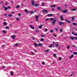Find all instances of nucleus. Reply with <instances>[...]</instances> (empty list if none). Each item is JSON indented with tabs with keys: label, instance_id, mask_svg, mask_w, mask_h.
I'll return each instance as SVG.
<instances>
[{
	"label": "nucleus",
	"instance_id": "bb28decb",
	"mask_svg": "<svg viewBox=\"0 0 77 77\" xmlns=\"http://www.w3.org/2000/svg\"><path fill=\"white\" fill-rule=\"evenodd\" d=\"M73 54L75 55L77 54V52H75L73 53Z\"/></svg>",
	"mask_w": 77,
	"mask_h": 77
},
{
	"label": "nucleus",
	"instance_id": "9d476101",
	"mask_svg": "<svg viewBox=\"0 0 77 77\" xmlns=\"http://www.w3.org/2000/svg\"><path fill=\"white\" fill-rule=\"evenodd\" d=\"M49 51H50V49H49L46 50L45 51V53H48V52H49Z\"/></svg>",
	"mask_w": 77,
	"mask_h": 77
},
{
	"label": "nucleus",
	"instance_id": "bf43d9fd",
	"mask_svg": "<svg viewBox=\"0 0 77 77\" xmlns=\"http://www.w3.org/2000/svg\"><path fill=\"white\" fill-rule=\"evenodd\" d=\"M65 21H66V22H68V20H67V19H65Z\"/></svg>",
	"mask_w": 77,
	"mask_h": 77
},
{
	"label": "nucleus",
	"instance_id": "c03bdc74",
	"mask_svg": "<svg viewBox=\"0 0 77 77\" xmlns=\"http://www.w3.org/2000/svg\"><path fill=\"white\" fill-rule=\"evenodd\" d=\"M16 20H19V21H20V20H19V18H16Z\"/></svg>",
	"mask_w": 77,
	"mask_h": 77
},
{
	"label": "nucleus",
	"instance_id": "4be33fe9",
	"mask_svg": "<svg viewBox=\"0 0 77 77\" xmlns=\"http://www.w3.org/2000/svg\"><path fill=\"white\" fill-rule=\"evenodd\" d=\"M56 6L55 5H52L51 6V8H53V7H55Z\"/></svg>",
	"mask_w": 77,
	"mask_h": 77
},
{
	"label": "nucleus",
	"instance_id": "ddd939ff",
	"mask_svg": "<svg viewBox=\"0 0 77 77\" xmlns=\"http://www.w3.org/2000/svg\"><path fill=\"white\" fill-rule=\"evenodd\" d=\"M24 11L26 13H29V11H27V10L26 9H24Z\"/></svg>",
	"mask_w": 77,
	"mask_h": 77
},
{
	"label": "nucleus",
	"instance_id": "39448f33",
	"mask_svg": "<svg viewBox=\"0 0 77 77\" xmlns=\"http://www.w3.org/2000/svg\"><path fill=\"white\" fill-rule=\"evenodd\" d=\"M42 12H43L44 13H45V14H47V13H48V11H47V10H43Z\"/></svg>",
	"mask_w": 77,
	"mask_h": 77
},
{
	"label": "nucleus",
	"instance_id": "4d7b16f0",
	"mask_svg": "<svg viewBox=\"0 0 77 77\" xmlns=\"http://www.w3.org/2000/svg\"><path fill=\"white\" fill-rule=\"evenodd\" d=\"M67 22L69 23H71V22L70 21L68 20L67 21Z\"/></svg>",
	"mask_w": 77,
	"mask_h": 77
},
{
	"label": "nucleus",
	"instance_id": "0e129e2a",
	"mask_svg": "<svg viewBox=\"0 0 77 77\" xmlns=\"http://www.w3.org/2000/svg\"><path fill=\"white\" fill-rule=\"evenodd\" d=\"M2 68H3V69H4V68H5V66H3L2 67Z\"/></svg>",
	"mask_w": 77,
	"mask_h": 77
},
{
	"label": "nucleus",
	"instance_id": "473e14b6",
	"mask_svg": "<svg viewBox=\"0 0 77 77\" xmlns=\"http://www.w3.org/2000/svg\"><path fill=\"white\" fill-rule=\"evenodd\" d=\"M20 8V6H19V5H17V6L16 7V8L18 9V8Z\"/></svg>",
	"mask_w": 77,
	"mask_h": 77
},
{
	"label": "nucleus",
	"instance_id": "b1692460",
	"mask_svg": "<svg viewBox=\"0 0 77 77\" xmlns=\"http://www.w3.org/2000/svg\"><path fill=\"white\" fill-rule=\"evenodd\" d=\"M34 44L35 46V47H37V46H38V45H37V44L35 43H34Z\"/></svg>",
	"mask_w": 77,
	"mask_h": 77
},
{
	"label": "nucleus",
	"instance_id": "338daca9",
	"mask_svg": "<svg viewBox=\"0 0 77 77\" xmlns=\"http://www.w3.org/2000/svg\"><path fill=\"white\" fill-rule=\"evenodd\" d=\"M59 60H62V58H59Z\"/></svg>",
	"mask_w": 77,
	"mask_h": 77
},
{
	"label": "nucleus",
	"instance_id": "e2e57ef3",
	"mask_svg": "<svg viewBox=\"0 0 77 77\" xmlns=\"http://www.w3.org/2000/svg\"><path fill=\"white\" fill-rule=\"evenodd\" d=\"M60 48H61L60 47H59V48H58V49L59 50H60Z\"/></svg>",
	"mask_w": 77,
	"mask_h": 77
},
{
	"label": "nucleus",
	"instance_id": "e433bc0d",
	"mask_svg": "<svg viewBox=\"0 0 77 77\" xmlns=\"http://www.w3.org/2000/svg\"><path fill=\"white\" fill-rule=\"evenodd\" d=\"M6 29H9V26H7L5 27Z\"/></svg>",
	"mask_w": 77,
	"mask_h": 77
},
{
	"label": "nucleus",
	"instance_id": "774afa93",
	"mask_svg": "<svg viewBox=\"0 0 77 77\" xmlns=\"http://www.w3.org/2000/svg\"><path fill=\"white\" fill-rule=\"evenodd\" d=\"M60 31L61 32H63L62 30V29H60Z\"/></svg>",
	"mask_w": 77,
	"mask_h": 77
},
{
	"label": "nucleus",
	"instance_id": "680f3d73",
	"mask_svg": "<svg viewBox=\"0 0 77 77\" xmlns=\"http://www.w3.org/2000/svg\"><path fill=\"white\" fill-rule=\"evenodd\" d=\"M42 6H44V3L42 4Z\"/></svg>",
	"mask_w": 77,
	"mask_h": 77
},
{
	"label": "nucleus",
	"instance_id": "6e6d98bb",
	"mask_svg": "<svg viewBox=\"0 0 77 77\" xmlns=\"http://www.w3.org/2000/svg\"><path fill=\"white\" fill-rule=\"evenodd\" d=\"M42 65H44L45 64V62H43V63H42Z\"/></svg>",
	"mask_w": 77,
	"mask_h": 77
},
{
	"label": "nucleus",
	"instance_id": "aec40b11",
	"mask_svg": "<svg viewBox=\"0 0 77 77\" xmlns=\"http://www.w3.org/2000/svg\"><path fill=\"white\" fill-rule=\"evenodd\" d=\"M72 24L73 25H74V26H77V23H73Z\"/></svg>",
	"mask_w": 77,
	"mask_h": 77
},
{
	"label": "nucleus",
	"instance_id": "412c9836",
	"mask_svg": "<svg viewBox=\"0 0 77 77\" xmlns=\"http://www.w3.org/2000/svg\"><path fill=\"white\" fill-rule=\"evenodd\" d=\"M71 11H76V9H72L71 10Z\"/></svg>",
	"mask_w": 77,
	"mask_h": 77
},
{
	"label": "nucleus",
	"instance_id": "09e8293b",
	"mask_svg": "<svg viewBox=\"0 0 77 77\" xmlns=\"http://www.w3.org/2000/svg\"><path fill=\"white\" fill-rule=\"evenodd\" d=\"M39 29H41V28H42V26H40L39 27H38Z\"/></svg>",
	"mask_w": 77,
	"mask_h": 77
},
{
	"label": "nucleus",
	"instance_id": "6e6552de",
	"mask_svg": "<svg viewBox=\"0 0 77 77\" xmlns=\"http://www.w3.org/2000/svg\"><path fill=\"white\" fill-rule=\"evenodd\" d=\"M31 3L32 6H35V1H32Z\"/></svg>",
	"mask_w": 77,
	"mask_h": 77
},
{
	"label": "nucleus",
	"instance_id": "c9c22d12",
	"mask_svg": "<svg viewBox=\"0 0 77 77\" xmlns=\"http://www.w3.org/2000/svg\"><path fill=\"white\" fill-rule=\"evenodd\" d=\"M53 56H54V57H56V54H54L53 55Z\"/></svg>",
	"mask_w": 77,
	"mask_h": 77
},
{
	"label": "nucleus",
	"instance_id": "393cba45",
	"mask_svg": "<svg viewBox=\"0 0 77 77\" xmlns=\"http://www.w3.org/2000/svg\"><path fill=\"white\" fill-rule=\"evenodd\" d=\"M53 46V44H51V45H50V46H49V47H50V48H51Z\"/></svg>",
	"mask_w": 77,
	"mask_h": 77
},
{
	"label": "nucleus",
	"instance_id": "1a4fd4ad",
	"mask_svg": "<svg viewBox=\"0 0 77 77\" xmlns=\"http://www.w3.org/2000/svg\"><path fill=\"white\" fill-rule=\"evenodd\" d=\"M60 20H61V21H63V20H64V19H63V16H62L61 15L60 16Z\"/></svg>",
	"mask_w": 77,
	"mask_h": 77
},
{
	"label": "nucleus",
	"instance_id": "2f4dec72",
	"mask_svg": "<svg viewBox=\"0 0 77 77\" xmlns=\"http://www.w3.org/2000/svg\"><path fill=\"white\" fill-rule=\"evenodd\" d=\"M72 46L75 47V48H77V47L75 46V45H72Z\"/></svg>",
	"mask_w": 77,
	"mask_h": 77
},
{
	"label": "nucleus",
	"instance_id": "20e7f679",
	"mask_svg": "<svg viewBox=\"0 0 77 77\" xmlns=\"http://www.w3.org/2000/svg\"><path fill=\"white\" fill-rule=\"evenodd\" d=\"M29 26L33 30L35 29V27L34 26H33L32 25H29Z\"/></svg>",
	"mask_w": 77,
	"mask_h": 77
},
{
	"label": "nucleus",
	"instance_id": "49530a36",
	"mask_svg": "<svg viewBox=\"0 0 77 77\" xmlns=\"http://www.w3.org/2000/svg\"><path fill=\"white\" fill-rule=\"evenodd\" d=\"M65 8H67V5L65 4Z\"/></svg>",
	"mask_w": 77,
	"mask_h": 77
},
{
	"label": "nucleus",
	"instance_id": "f257e3e1",
	"mask_svg": "<svg viewBox=\"0 0 77 77\" xmlns=\"http://www.w3.org/2000/svg\"><path fill=\"white\" fill-rule=\"evenodd\" d=\"M56 20L54 19L51 22V23L53 25H54L55 23H56Z\"/></svg>",
	"mask_w": 77,
	"mask_h": 77
},
{
	"label": "nucleus",
	"instance_id": "9b49d317",
	"mask_svg": "<svg viewBox=\"0 0 77 77\" xmlns=\"http://www.w3.org/2000/svg\"><path fill=\"white\" fill-rule=\"evenodd\" d=\"M42 46V43H38V46H41H41Z\"/></svg>",
	"mask_w": 77,
	"mask_h": 77
},
{
	"label": "nucleus",
	"instance_id": "4468645a",
	"mask_svg": "<svg viewBox=\"0 0 77 77\" xmlns=\"http://www.w3.org/2000/svg\"><path fill=\"white\" fill-rule=\"evenodd\" d=\"M57 8L58 11H60V7H57Z\"/></svg>",
	"mask_w": 77,
	"mask_h": 77
},
{
	"label": "nucleus",
	"instance_id": "3c124183",
	"mask_svg": "<svg viewBox=\"0 0 77 77\" xmlns=\"http://www.w3.org/2000/svg\"><path fill=\"white\" fill-rule=\"evenodd\" d=\"M47 31H48V29H45V32H47Z\"/></svg>",
	"mask_w": 77,
	"mask_h": 77
},
{
	"label": "nucleus",
	"instance_id": "4c0bfd02",
	"mask_svg": "<svg viewBox=\"0 0 77 77\" xmlns=\"http://www.w3.org/2000/svg\"><path fill=\"white\" fill-rule=\"evenodd\" d=\"M31 53L32 55H33L34 54V53H33V51H31Z\"/></svg>",
	"mask_w": 77,
	"mask_h": 77
},
{
	"label": "nucleus",
	"instance_id": "c85d7f7f",
	"mask_svg": "<svg viewBox=\"0 0 77 77\" xmlns=\"http://www.w3.org/2000/svg\"><path fill=\"white\" fill-rule=\"evenodd\" d=\"M49 20H50L51 21H52V20H54V19L53 18H50Z\"/></svg>",
	"mask_w": 77,
	"mask_h": 77
},
{
	"label": "nucleus",
	"instance_id": "a878e982",
	"mask_svg": "<svg viewBox=\"0 0 77 77\" xmlns=\"http://www.w3.org/2000/svg\"><path fill=\"white\" fill-rule=\"evenodd\" d=\"M8 8H7V7H5V11H7V10H8Z\"/></svg>",
	"mask_w": 77,
	"mask_h": 77
},
{
	"label": "nucleus",
	"instance_id": "603ef678",
	"mask_svg": "<svg viewBox=\"0 0 77 77\" xmlns=\"http://www.w3.org/2000/svg\"><path fill=\"white\" fill-rule=\"evenodd\" d=\"M21 14H20V13H19L18 14V15H19V16H21Z\"/></svg>",
	"mask_w": 77,
	"mask_h": 77
},
{
	"label": "nucleus",
	"instance_id": "cd10ccee",
	"mask_svg": "<svg viewBox=\"0 0 77 77\" xmlns=\"http://www.w3.org/2000/svg\"><path fill=\"white\" fill-rule=\"evenodd\" d=\"M2 32L3 33H6V31L5 30H3L2 31Z\"/></svg>",
	"mask_w": 77,
	"mask_h": 77
},
{
	"label": "nucleus",
	"instance_id": "f8f14e48",
	"mask_svg": "<svg viewBox=\"0 0 77 77\" xmlns=\"http://www.w3.org/2000/svg\"><path fill=\"white\" fill-rule=\"evenodd\" d=\"M69 39H72V40H73L74 39V37H72V36L71 37H69Z\"/></svg>",
	"mask_w": 77,
	"mask_h": 77
},
{
	"label": "nucleus",
	"instance_id": "c756f323",
	"mask_svg": "<svg viewBox=\"0 0 77 77\" xmlns=\"http://www.w3.org/2000/svg\"><path fill=\"white\" fill-rule=\"evenodd\" d=\"M44 41V39L42 38H41L40 41Z\"/></svg>",
	"mask_w": 77,
	"mask_h": 77
},
{
	"label": "nucleus",
	"instance_id": "72a5a7b5",
	"mask_svg": "<svg viewBox=\"0 0 77 77\" xmlns=\"http://www.w3.org/2000/svg\"><path fill=\"white\" fill-rule=\"evenodd\" d=\"M11 16H12V14H10L8 15V17H11Z\"/></svg>",
	"mask_w": 77,
	"mask_h": 77
},
{
	"label": "nucleus",
	"instance_id": "5701e85b",
	"mask_svg": "<svg viewBox=\"0 0 77 77\" xmlns=\"http://www.w3.org/2000/svg\"><path fill=\"white\" fill-rule=\"evenodd\" d=\"M66 12H68V11L65 10L64 11L63 13H65Z\"/></svg>",
	"mask_w": 77,
	"mask_h": 77
},
{
	"label": "nucleus",
	"instance_id": "2eb2a0df",
	"mask_svg": "<svg viewBox=\"0 0 77 77\" xmlns=\"http://www.w3.org/2000/svg\"><path fill=\"white\" fill-rule=\"evenodd\" d=\"M53 14H49L47 15V16H49V17H50V16H53Z\"/></svg>",
	"mask_w": 77,
	"mask_h": 77
},
{
	"label": "nucleus",
	"instance_id": "dca6fc26",
	"mask_svg": "<svg viewBox=\"0 0 77 77\" xmlns=\"http://www.w3.org/2000/svg\"><path fill=\"white\" fill-rule=\"evenodd\" d=\"M34 6H35V7H37L39 6V5L38 4H36Z\"/></svg>",
	"mask_w": 77,
	"mask_h": 77
},
{
	"label": "nucleus",
	"instance_id": "423d86ee",
	"mask_svg": "<svg viewBox=\"0 0 77 77\" xmlns=\"http://www.w3.org/2000/svg\"><path fill=\"white\" fill-rule=\"evenodd\" d=\"M16 37V36L15 35H13L11 36V38L13 39H15Z\"/></svg>",
	"mask_w": 77,
	"mask_h": 77
},
{
	"label": "nucleus",
	"instance_id": "a211bd4d",
	"mask_svg": "<svg viewBox=\"0 0 77 77\" xmlns=\"http://www.w3.org/2000/svg\"><path fill=\"white\" fill-rule=\"evenodd\" d=\"M50 19L49 18H46L45 19V21H49V20Z\"/></svg>",
	"mask_w": 77,
	"mask_h": 77
},
{
	"label": "nucleus",
	"instance_id": "5fc2aeb1",
	"mask_svg": "<svg viewBox=\"0 0 77 77\" xmlns=\"http://www.w3.org/2000/svg\"><path fill=\"white\" fill-rule=\"evenodd\" d=\"M53 36H54L55 37H57V36H56V35L55 34H54Z\"/></svg>",
	"mask_w": 77,
	"mask_h": 77
},
{
	"label": "nucleus",
	"instance_id": "ea45409f",
	"mask_svg": "<svg viewBox=\"0 0 77 77\" xmlns=\"http://www.w3.org/2000/svg\"><path fill=\"white\" fill-rule=\"evenodd\" d=\"M7 8L8 9H11V7L8 6L7 7Z\"/></svg>",
	"mask_w": 77,
	"mask_h": 77
},
{
	"label": "nucleus",
	"instance_id": "58836bf2",
	"mask_svg": "<svg viewBox=\"0 0 77 77\" xmlns=\"http://www.w3.org/2000/svg\"><path fill=\"white\" fill-rule=\"evenodd\" d=\"M5 4L6 5V6H7V5H8V3L6 2Z\"/></svg>",
	"mask_w": 77,
	"mask_h": 77
},
{
	"label": "nucleus",
	"instance_id": "a19ab883",
	"mask_svg": "<svg viewBox=\"0 0 77 77\" xmlns=\"http://www.w3.org/2000/svg\"><path fill=\"white\" fill-rule=\"evenodd\" d=\"M56 47H58L59 46V44H56Z\"/></svg>",
	"mask_w": 77,
	"mask_h": 77
},
{
	"label": "nucleus",
	"instance_id": "864d4df0",
	"mask_svg": "<svg viewBox=\"0 0 77 77\" xmlns=\"http://www.w3.org/2000/svg\"><path fill=\"white\" fill-rule=\"evenodd\" d=\"M33 50L35 52H36V50L35 49H33Z\"/></svg>",
	"mask_w": 77,
	"mask_h": 77
},
{
	"label": "nucleus",
	"instance_id": "f03ea898",
	"mask_svg": "<svg viewBox=\"0 0 77 77\" xmlns=\"http://www.w3.org/2000/svg\"><path fill=\"white\" fill-rule=\"evenodd\" d=\"M35 20L36 21H38V18H39V15H36L35 16Z\"/></svg>",
	"mask_w": 77,
	"mask_h": 77
},
{
	"label": "nucleus",
	"instance_id": "69168bd1",
	"mask_svg": "<svg viewBox=\"0 0 77 77\" xmlns=\"http://www.w3.org/2000/svg\"><path fill=\"white\" fill-rule=\"evenodd\" d=\"M72 33L74 35H75V33H74V32H72Z\"/></svg>",
	"mask_w": 77,
	"mask_h": 77
},
{
	"label": "nucleus",
	"instance_id": "de8ad7c7",
	"mask_svg": "<svg viewBox=\"0 0 77 77\" xmlns=\"http://www.w3.org/2000/svg\"><path fill=\"white\" fill-rule=\"evenodd\" d=\"M41 36H42V37H44L45 36V35H41Z\"/></svg>",
	"mask_w": 77,
	"mask_h": 77
},
{
	"label": "nucleus",
	"instance_id": "8fccbe9b",
	"mask_svg": "<svg viewBox=\"0 0 77 77\" xmlns=\"http://www.w3.org/2000/svg\"><path fill=\"white\" fill-rule=\"evenodd\" d=\"M55 30L56 31H58V29L57 28H55Z\"/></svg>",
	"mask_w": 77,
	"mask_h": 77
},
{
	"label": "nucleus",
	"instance_id": "052dcab7",
	"mask_svg": "<svg viewBox=\"0 0 77 77\" xmlns=\"http://www.w3.org/2000/svg\"><path fill=\"white\" fill-rule=\"evenodd\" d=\"M70 53H72V51L70 50Z\"/></svg>",
	"mask_w": 77,
	"mask_h": 77
},
{
	"label": "nucleus",
	"instance_id": "6ab92c4d",
	"mask_svg": "<svg viewBox=\"0 0 77 77\" xmlns=\"http://www.w3.org/2000/svg\"><path fill=\"white\" fill-rule=\"evenodd\" d=\"M34 12H33V11H32L30 12V14H33Z\"/></svg>",
	"mask_w": 77,
	"mask_h": 77
},
{
	"label": "nucleus",
	"instance_id": "7c9ffc66",
	"mask_svg": "<svg viewBox=\"0 0 77 77\" xmlns=\"http://www.w3.org/2000/svg\"><path fill=\"white\" fill-rule=\"evenodd\" d=\"M11 75L13 76L14 75V73H13V72H11Z\"/></svg>",
	"mask_w": 77,
	"mask_h": 77
},
{
	"label": "nucleus",
	"instance_id": "0eeeda50",
	"mask_svg": "<svg viewBox=\"0 0 77 77\" xmlns=\"http://www.w3.org/2000/svg\"><path fill=\"white\" fill-rule=\"evenodd\" d=\"M75 16H74L72 17V21H74L75 20Z\"/></svg>",
	"mask_w": 77,
	"mask_h": 77
},
{
	"label": "nucleus",
	"instance_id": "f3484780",
	"mask_svg": "<svg viewBox=\"0 0 77 77\" xmlns=\"http://www.w3.org/2000/svg\"><path fill=\"white\" fill-rule=\"evenodd\" d=\"M73 57H74V55L72 54L71 55V56L69 57V58L70 59H72V58Z\"/></svg>",
	"mask_w": 77,
	"mask_h": 77
},
{
	"label": "nucleus",
	"instance_id": "a18cd8bd",
	"mask_svg": "<svg viewBox=\"0 0 77 77\" xmlns=\"http://www.w3.org/2000/svg\"><path fill=\"white\" fill-rule=\"evenodd\" d=\"M69 47H70V46H69V45L67 47V49H69Z\"/></svg>",
	"mask_w": 77,
	"mask_h": 77
},
{
	"label": "nucleus",
	"instance_id": "37998d69",
	"mask_svg": "<svg viewBox=\"0 0 77 77\" xmlns=\"http://www.w3.org/2000/svg\"><path fill=\"white\" fill-rule=\"evenodd\" d=\"M36 33H39V32L38 30H36Z\"/></svg>",
	"mask_w": 77,
	"mask_h": 77
},
{
	"label": "nucleus",
	"instance_id": "79ce46f5",
	"mask_svg": "<svg viewBox=\"0 0 77 77\" xmlns=\"http://www.w3.org/2000/svg\"><path fill=\"white\" fill-rule=\"evenodd\" d=\"M18 45V44H16L14 45V46H16V47H17Z\"/></svg>",
	"mask_w": 77,
	"mask_h": 77
},
{
	"label": "nucleus",
	"instance_id": "13d9d810",
	"mask_svg": "<svg viewBox=\"0 0 77 77\" xmlns=\"http://www.w3.org/2000/svg\"><path fill=\"white\" fill-rule=\"evenodd\" d=\"M50 32H51H51H53L54 31H53V30H50Z\"/></svg>",
	"mask_w": 77,
	"mask_h": 77
},
{
	"label": "nucleus",
	"instance_id": "7ed1b4c3",
	"mask_svg": "<svg viewBox=\"0 0 77 77\" xmlns=\"http://www.w3.org/2000/svg\"><path fill=\"white\" fill-rule=\"evenodd\" d=\"M65 24V23L64 22H60L59 23V25L60 26L62 24Z\"/></svg>",
	"mask_w": 77,
	"mask_h": 77
},
{
	"label": "nucleus",
	"instance_id": "f704fd0d",
	"mask_svg": "<svg viewBox=\"0 0 77 77\" xmlns=\"http://www.w3.org/2000/svg\"><path fill=\"white\" fill-rule=\"evenodd\" d=\"M6 24H7V23H6V22H4V25H5V26H6Z\"/></svg>",
	"mask_w": 77,
	"mask_h": 77
}]
</instances>
